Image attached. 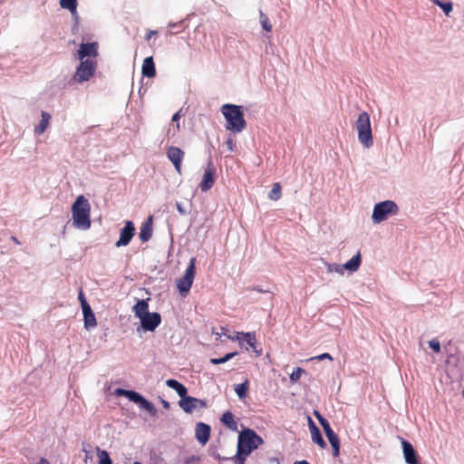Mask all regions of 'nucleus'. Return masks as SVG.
Returning <instances> with one entry per match:
<instances>
[{
  "instance_id": "f704fd0d",
  "label": "nucleus",
  "mask_w": 464,
  "mask_h": 464,
  "mask_svg": "<svg viewBox=\"0 0 464 464\" xmlns=\"http://www.w3.org/2000/svg\"><path fill=\"white\" fill-rule=\"evenodd\" d=\"M247 455H245L244 452H242L239 448H237V451L236 456L234 457V460L236 464H245L246 458Z\"/></svg>"
},
{
  "instance_id": "a18cd8bd",
  "label": "nucleus",
  "mask_w": 464,
  "mask_h": 464,
  "mask_svg": "<svg viewBox=\"0 0 464 464\" xmlns=\"http://www.w3.org/2000/svg\"><path fill=\"white\" fill-rule=\"evenodd\" d=\"M78 297H79V300L81 302L82 309H83V304H84V302H87V301H86V299L84 297V295H83L82 290L79 292V296Z\"/></svg>"
},
{
  "instance_id": "c03bdc74",
  "label": "nucleus",
  "mask_w": 464,
  "mask_h": 464,
  "mask_svg": "<svg viewBox=\"0 0 464 464\" xmlns=\"http://www.w3.org/2000/svg\"><path fill=\"white\" fill-rule=\"evenodd\" d=\"M314 416L318 420L319 423L322 425L326 424L328 420L324 419L318 411H314Z\"/></svg>"
},
{
  "instance_id": "2f4dec72",
  "label": "nucleus",
  "mask_w": 464,
  "mask_h": 464,
  "mask_svg": "<svg viewBox=\"0 0 464 464\" xmlns=\"http://www.w3.org/2000/svg\"><path fill=\"white\" fill-rule=\"evenodd\" d=\"M97 451L99 457V464H112L109 453L106 450H102L98 448Z\"/></svg>"
},
{
  "instance_id": "f03ea898",
  "label": "nucleus",
  "mask_w": 464,
  "mask_h": 464,
  "mask_svg": "<svg viewBox=\"0 0 464 464\" xmlns=\"http://www.w3.org/2000/svg\"><path fill=\"white\" fill-rule=\"evenodd\" d=\"M73 225L82 229H88L91 227V206L88 199L81 195L72 207Z\"/></svg>"
},
{
  "instance_id": "4c0bfd02",
  "label": "nucleus",
  "mask_w": 464,
  "mask_h": 464,
  "mask_svg": "<svg viewBox=\"0 0 464 464\" xmlns=\"http://www.w3.org/2000/svg\"><path fill=\"white\" fill-rule=\"evenodd\" d=\"M302 372H304V370L302 368H297L291 373L290 380L292 382H296L300 378Z\"/></svg>"
},
{
  "instance_id": "37998d69",
  "label": "nucleus",
  "mask_w": 464,
  "mask_h": 464,
  "mask_svg": "<svg viewBox=\"0 0 464 464\" xmlns=\"http://www.w3.org/2000/svg\"><path fill=\"white\" fill-rule=\"evenodd\" d=\"M314 416L318 420L319 423L322 425L326 424L328 420L324 419L318 411H314Z\"/></svg>"
},
{
  "instance_id": "f257e3e1",
  "label": "nucleus",
  "mask_w": 464,
  "mask_h": 464,
  "mask_svg": "<svg viewBox=\"0 0 464 464\" xmlns=\"http://www.w3.org/2000/svg\"><path fill=\"white\" fill-rule=\"evenodd\" d=\"M221 112L226 119V129L232 132H241L246 127L242 107L226 103L221 107Z\"/></svg>"
},
{
  "instance_id": "58836bf2",
  "label": "nucleus",
  "mask_w": 464,
  "mask_h": 464,
  "mask_svg": "<svg viewBox=\"0 0 464 464\" xmlns=\"http://www.w3.org/2000/svg\"><path fill=\"white\" fill-rule=\"evenodd\" d=\"M324 359H328L331 362L334 360L332 355L330 353H322L320 355H317V356H314V357L311 358V360H316V361H322V360H324Z\"/></svg>"
},
{
  "instance_id": "412c9836",
  "label": "nucleus",
  "mask_w": 464,
  "mask_h": 464,
  "mask_svg": "<svg viewBox=\"0 0 464 464\" xmlns=\"http://www.w3.org/2000/svg\"><path fill=\"white\" fill-rule=\"evenodd\" d=\"M166 384L168 387L173 389L176 391V392L179 394V396L183 400V398L187 397V388L180 382H179L177 380L174 379H169L166 381Z\"/></svg>"
},
{
  "instance_id": "09e8293b",
  "label": "nucleus",
  "mask_w": 464,
  "mask_h": 464,
  "mask_svg": "<svg viewBox=\"0 0 464 464\" xmlns=\"http://www.w3.org/2000/svg\"><path fill=\"white\" fill-rule=\"evenodd\" d=\"M176 207H177L178 211H179L181 215H185V214H186V211L184 210V208H182V206H181V204H180V203H177V204H176Z\"/></svg>"
},
{
  "instance_id": "39448f33",
  "label": "nucleus",
  "mask_w": 464,
  "mask_h": 464,
  "mask_svg": "<svg viewBox=\"0 0 464 464\" xmlns=\"http://www.w3.org/2000/svg\"><path fill=\"white\" fill-rule=\"evenodd\" d=\"M97 69V61L93 59H86L80 61L76 71L72 75V80L77 83L88 82L93 77Z\"/></svg>"
},
{
  "instance_id": "5fc2aeb1",
  "label": "nucleus",
  "mask_w": 464,
  "mask_h": 464,
  "mask_svg": "<svg viewBox=\"0 0 464 464\" xmlns=\"http://www.w3.org/2000/svg\"><path fill=\"white\" fill-rule=\"evenodd\" d=\"M295 464H309L306 460L296 461Z\"/></svg>"
},
{
  "instance_id": "72a5a7b5",
  "label": "nucleus",
  "mask_w": 464,
  "mask_h": 464,
  "mask_svg": "<svg viewBox=\"0 0 464 464\" xmlns=\"http://www.w3.org/2000/svg\"><path fill=\"white\" fill-rule=\"evenodd\" d=\"M433 3L439 5L447 15L452 11L451 2H441L440 0H433Z\"/></svg>"
},
{
  "instance_id": "cd10ccee",
  "label": "nucleus",
  "mask_w": 464,
  "mask_h": 464,
  "mask_svg": "<svg viewBox=\"0 0 464 464\" xmlns=\"http://www.w3.org/2000/svg\"><path fill=\"white\" fill-rule=\"evenodd\" d=\"M259 22L265 31L268 33L272 31L273 26L270 23V20L268 16L262 11L259 12Z\"/></svg>"
},
{
  "instance_id": "a878e982",
  "label": "nucleus",
  "mask_w": 464,
  "mask_h": 464,
  "mask_svg": "<svg viewBox=\"0 0 464 464\" xmlns=\"http://www.w3.org/2000/svg\"><path fill=\"white\" fill-rule=\"evenodd\" d=\"M59 4L62 8L69 10L72 15L77 14V0H60Z\"/></svg>"
},
{
  "instance_id": "49530a36",
  "label": "nucleus",
  "mask_w": 464,
  "mask_h": 464,
  "mask_svg": "<svg viewBox=\"0 0 464 464\" xmlns=\"http://www.w3.org/2000/svg\"><path fill=\"white\" fill-rule=\"evenodd\" d=\"M324 433H325L327 439L336 436L335 432L332 430V428L327 429L324 431Z\"/></svg>"
},
{
  "instance_id": "423d86ee",
  "label": "nucleus",
  "mask_w": 464,
  "mask_h": 464,
  "mask_svg": "<svg viewBox=\"0 0 464 464\" xmlns=\"http://www.w3.org/2000/svg\"><path fill=\"white\" fill-rule=\"evenodd\" d=\"M398 211L399 208L394 201H382L374 206L372 218L374 223L378 224L386 220L390 215H396Z\"/></svg>"
},
{
  "instance_id": "e433bc0d",
  "label": "nucleus",
  "mask_w": 464,
  "mask_h": 464,
  "mask_svg": "<svg viewBox=\"0 0 464 464\" xmlns=\"http://www.w3.org/2000/svg\"><path fill=\"white\" fill-rule=\"evenodd\" d=\"M429 346L435 352H440V343L437 339H432L429 342Z\"/></svg>"
},
{
  "instance_id": "4be33fe9",
  "label": "nucleus",
  "mask_w": 464,
  "mask_h": 464,
  "mask_svg": "<svg viewBox=\"0 0 464 464\" xmlns=\"http://www.w3.org/2000/svg\"><path fill=\"white\" fill-rule=\"evenodd\" d=\"M133 313L135 316L139 319H140L142 316L148 314L150 312L149 310V304L148 300H139L137 304L133 306Z\"/></svg>"
},
{
  "instance_id": "3c124183",
  "label": "nucleus",
  "mask_w": 464,
  "mask_h": 464,
  "mask_svg": "<svg viewBox=\"0 0 464 464\" xmlns=\"http://www.w3.org/2000/svg\"><path fill=\"white\" fill-rule=\"evenodd\" d=\"M180 118V115H179V111L176 112L173 116H172V121H178Z\"/></svg>"
},
{
  "instance_id": "20e7f679",
  "label": "nucleus",
  "mask_w": 464,
  "mask_h": 464,
  "mask_svg": "<svg viewBox=\"0 0 464 464\" xmlns=\"http://www.w3.org/2000/svg\"><path fill=\"white\" fill-rule=\"evenodd\" d=\"M358 131V139L362 144L369 148L372 145V134L371 129L370 116L366 111L359 114L355 123Z\"/></svg>"
},
{
  "instance_id": "a211bd4d",
  "label": "nucleus",
  "mask_w": 464,
  "mask_h": 464,
  "mask_svg": "<svg viewBox=\"0 0 464 464\" xmlns=\"http://www.w3.org/2000/svg\"><path fill=\"white\" fill-rule=\"evenodd\" d=\"M140 239L141 242H147L152 237V217L150 216L146 222H144L140 227Z\"/></svg>"
},
{
  "instance_id": "ddd939ff",
  "label": "nucleus",
  "mask_w": 464,
  "mask_h": 464,
  "mask_svg": "<svg viewBox=\"0 0 464 464\" xmlns=\"http://www.w3.org/2000/svg\"><path fill=\"white\" fill-rule=\"evenodd\" d=\"M141 327L145 331L153 332L161 323V316L159 313H149L140 319Z\"/></svg>"
},
{
  "instance_id": "dca6fc26",
  "label": "nucleus",
  "mask_w": 464,
  "mask_h": 464,
  "mask_svg": "<svg viewBox=\"0 0 464 464\" xmlns=\"http://www.w3.org/2000/svg\"><path fill=\"white\" fill-rule=\"evenodd\" d=\"M83 319L85 328H94L97 325L95 314H93L90 304L87 302L83 304Z\"/></svg>"
},
{
  "instance_id": "2eb2a0df",
  "label": "nucleus",
  "mask_w": 464,
  "mask_h": 464,
  "mask_svg": "<svg viewBox=\"0 0 464 464\" xmlns=\"http://www.w3.org/2000/svg\"><path fill=\"white\" fill-rule=\"evenodd\" d=\"M195 436L201 445H206L210 438V426L203 422L197 423Z\"/></svg>"
},
{
  "instance_id": "8fccbe9b",
  "label": "nucleus",
  "mask_w": 464,
  "mask_h": 464,
  "mask_svg": "<svg viewBox=\"0 0 464 464\" xmlns=\"http://www.w3.org/2000/svg\"><path fill=\"white\" fill-rule=\"evenodd\" d=\"M36 464H50L49 460L45 458H41Z\"/></svg>"
},
{
  "instance_id": "c9c22d12",
  "label": "nucleus",
  "mask_w": 464,
  "mask_h": 464,
  "mask_svg": "<svg viewBox=\"0 0 464 464\" xmlns=\"http://www.w3.org/2000/svg\"><path fill=\"white\" fill-rule=\"evenodd\" d=\"M245 334L246 333H244V332H237L233 336L227 335V338L232 341H237L239 343V344L242 346L243 345V338H244Z\"/></svg>"
},
{
  "instance_id": "1a4fd4ad",
  "label": "nucleus",
  "mask_w": 464,
  "mask_h": 464,
  "mask_svg": "<svg viewBox=\"0 0 464 464\" xmlns=\"http://www.w3.org/2000/svg\"><path fill=\"white\" fill-rule=\"evenodd\" d=\"M98 49L99 44L97 42L86 44L82 43L77 51V57L80 61H85L86 59L96 60L99 55Z\"/></svg>"
},
{
  "instance_id": "9d476101",
  "label": "nucleus",
  "mask_w": 464,
  "mask_h": 464,
  "mask_svg": "<svg viewBox=\"0 0 464 464\" xmlns=\"http://www.w3.org/2000/svg\"><path fill=\"white\" fill-rule=\"evenodd\" d=\"M180 408L187 413H192L197 409L207 408V402L204 400L191 396H187L179 402Z\"/></svg>"
},
{
  "instance_id": "ea45409f",
  "label": "nucleus",
  "mask_w": 464,
  "mask_h": 464,
  "mask_svg": "<svg viewBox=\"0 0 464 464\" xmlns=\"http://www.w3.org/2000/svg\"><path fill=\"white\" fill-rule=\"evenodd\" d=\"M343 269H344L343 266H341L339 265H331L328 267V270L330 272H336V273H339V274H343Z\"/></svg>"
},
{
  "instance_id": "f3484780",
  "label": "nucleus",
  "mask_w": 464,
  "mask_h": 464,
  "mask_svg": "<svg viewBox=\"0 0 464 464\" xmlns=\"http://www.w3.org/2000/svg\"><path fill=\"white\" fill-rule=\"evenodd\" d=\"M401 444H402L405 461L408 464H416V461H418L417 460V453L414 450L412 445L405 440H402Z\"/></svg>"
},
{
  "instance_id": "4468645a",
  "label": "nucleus",
  "mask_w": 464,
  "mask_h": 464,
  "mask_svg": "<svg viewBox=\"0 0 464 464\" xmlns=\"http://www.w3.org/2000/svg\"><path fill=\"white\" fill-rule=\"evenodd\" d=\"M134 233V224L131 221H126L124 227L121 229L120 238L116 242L115 246L117 247L127 246L133 237Z\"/></svg>"
},
{
  "instance_id": "6ab92c4d",
  "label": "nucleus",
  "mask_w": 464,
  "mask_h": 464,
  "mask_svg": "<svg viewBox=\"0 0 464 464\" xmlns=\"http://www.w3.org/2000/svg\"><path fill=\"white\" fill-rule=\"evenodd\" d=\"M141 72L143 76L148 78H152L156 75L155 63L152 56L144 59L141 66Z\"/></svg>"
},
{
  "instance_id": "473e14b6",
  "label": "nucleus",
  "mask_w": 464,
  "mask_h": 464,
  "mask_svg": "<svg viewBox=\"0 0 464 464\" xmlns=\"http://www.w3.org/2000/svg\"><path fill=\"white\" fill-rule=\"evenodd\" d=\"M243 342H246L251 348L256 349V337L255 333H246L244 334Z\"/></svg>"
},
{
  "instance_id": "6e6d98bb",
  "label": "nucleus",
  "mask_w": 464,
  "mask_h": 464,
  "mask_svg": "<svg viewBox=\"0 0 464 464\" xmlns=\"http://www.w3.org/2000/svg\"><path fill=\"white\" fill-rule=\"evenodd\" d=\"M133 464H142V463H140L139 461H135Z\"/></svg>"
},
{
  "instance_id": "c756f323",
  "label": "nucleus",
  "mask_w": 464,
  "mask_h": 464,
  "mask_svg": "<svg viewBox=\"0 0 464 464\" xmlns=\"http://www.w3.org/2000/svg\"><path fill=\"white\" fill-rule=\"evenodd\" d=\"M236 355H237V352L228 353L221 358H211L210 362L215 365L225 363L230 359L234 358Z\"/></svg>"
},
{
  "instance_id": "5701e85b",
  "label": "nucleus",
  "mask_w": 464,
  "mask_h": 464,
  "mask_svg": "<svg viewBox=\"0 0 464 464\" xmlns=\"http://www.w3.org/2000/svg\"><path fill=\"white\" fill-rule=\"evenodd\" d=\"M42 119L38 125L34 128V132L38 135L43 134L46 129L48 128L51 121V115L50 113L46 111H42L41 113Z\"/></svg>"
},
{
  "instance_id": "bb28decb",
  "label": "nucleus",
  "mask_w": 464,
  "mask_h": 464,
  "mask_svg": "<svg viewBox=\"0 0 464 464\" xmlns=\"http://www.w3.org/2000/svg\"><path fill=\"white\" fill-rule=\"evenodd\" d=\"M249 388V382L246 380L243 383L237 384L235 387V392L240 399H244L246 396V392Z\"/></svg>"
},
{
  "instance_id": "603ef678",
  "label": "nucleus",
  "mask_w": 464,
  "mask_h": 464,
  "mask_svg": "<svg viewBox=\"0 0 464 464\" xmlns=\"http://www.w3.org/2000/svg\"><path fill=\"white\" fill-rule=\"evenodd\" d=\"M11 240H12L14 244H16V245H20V244H21V243H20V241L18 240V238H17L16 237H14V236H12V237H11Z\"/></svg>"
},
{
  "instance_id": "79ce46f5",
  "label": "nucleus",
  "mask_w": 464,
  "mask_h": 464,
  "mask_svg": "<svg viewBox=\"0 0 464 464\" xmlns=\"http://www.w3.org/2000/svg\"><path fill=\"white\" fill-rule=\"evenodd\" d=\"M314 416L318 420L319 423L322 425L326 424L328 420L324 419L318 411H314Z\"/></svg>"
},
{
  "instance_id": "864d4df0",
  "label": "nucleus",
  "mask_w": 464,
  "mask_h": 464,
  "mask_svg": "<svg viewBox=\"0 0 464 464\" xmlns=\"http://www.w3.org/2000/svg\"><path fill=\"white\" fill-rule=\"evenodd\" d=\"M322 427H323V429H324V431H325L327 429H330V428H331V426H330L329 422H327L326 424L322 425Z\"/></svg>"
},
{
  "instance_id": "4d7b16f0",
  "label": "nucleus",
  "mask_w": 464,
  "mask_h": 464,
  "mask_svg": "<svg viewBox=\"0 0 464 464\" xmlns=\"http://www.w3.org/2000/svg\"><path fill=\"white\" fill-rule=\"evenodd\" d=\"M462 396H463V398H464V388H463V391H462Z\"/></svg>"
},
{
  "instance_id": "7c9ffc66",
  "label": "nucleus",
  "mask_w": 464,
  "mask_h": 464,
  "mask_svg": "<svg viewBox=\"0 0 464 464\" xmlns=\"http://www.w3.org/2000/svg\"><path fill=\"white\" fill-rule=\"evenodd\" d=\"M332 448H333V455L334 457H338L340 454V440L338 436H334L328 439Z\"/></svg>"
},
{
  "instance_id": "0eeeda50",
  "label": "nucleus",
  "mask_w": 464,
  "mask_h": 464,
  "mask_svg": "<svg viewBox=\"0 0 464 464\" xmlns=\"http://www.w3.org/2000/svg\"><path fill=\"white\" fill-rule=\"evenodd\" d=\"M196 275V258L192 257L189 260L188 266L186 269L185 275L178 279L177 287L182 296H186L189 292L193 284Z\"/></svg>"
},
{
  "instance_id": "a19ab883",
  "label": "nucleus",
  "mask_w": 464,
  "mask_h": 464,
  "mask_svg": "<svg viewBox=\"0 0 464 464\" xmlns=\"http://www.w3.org/2000/svg\"><path fill=\"white\" fill-rule=\"evenodd\" d=\"M226 144H227L228 150L233 151L235 150L236 142L233 139H231V138L227 139Z\"/></svg>"
},
{
  "instance_id": "f8f14e48",
  "label": "nucleus",
  "mask_w": 464,
  "mask_h": 464,
  "mask_svg": "<svg viewBox=\"0 0 464 464\" xmlns=\"http://www.w3.org/2000/svg\"><path fill=\"white\" fill-rule=\"evenodd\" d=\"M184 156V151L178 147L170 146L167 149V157L174 165V168L179 174H181V162Z\"/></svg>"
},
{
  "instance_id": "6e6552de",
  "label": "nucleus",
  "mask_w": 464,
  "mask_h": 464,
  "mask_svg": "<svg viewBox=\"0 0 464 464\" xmlns=\"http://www.w3.org/2000/svg\"><path fill=\"white\" fill-rule=\"evenodd\" d=\"M116 395L124 396L128 398L130 401L139 404L141 409L146 410L149 412H155V408L151 402L143 398L140 393L124 389H117L115 391Z\"/></svg>"
},
{
  "instance_id": "de8ad7c7",
  "label": "nucleus",
  "mask_w": 464,
  "mask_h": 464,
  "mask_svg": "<svg viewBox=\"0 0 464 464\" xmlns=\"http://www.w3.org/2000/svg\"><path fill=\"white\" fill-rule=\"evenodd\" d=\"M157 34H158V32H157V31H155V30H150V31L147 33V34H146V36H145V39H146L147 41H149V40H150L153 35H156Z\"/></svg>"
},
{
  "instance_id": "c85d7f7f",
  "label": "nucleus",
  "mask_w": 464,
  "mask_h": 464,
  "mask_svg": "<svg viewBox=\"0 0 464 464\" xmlns=\"http://www.w3.org/2000/svg\"><path fill=\"white\" fill-rule=\"evenodd\" d=\"M281 196H282L281 185L278 182H276L273 185V188L268 194V198L271 200L276 201L281 198Z\"/></svg>"
},
{
  "instance_id": "b1692460",
  "label": "nucleus",
  "mask_w": 464,
  "mask_h": 464,
  "mask_svg": "<svg viewBox=\"0 0 464 464\" xmlns=\"http://www.w3.org/2000/svg\"><path fill=\"white\" fill-rule=\"evenodd\" d=\"M361 262H362L361 253L358 252L354 256H353L349 261H347L343 265V268L350 272H356L360 267Z\"/></svg>"
},
{
  "instance_id": "aec40b11",
  "label": "nucleus",
  "mask_w": 464,
  "mask_h": 464,
  "mask_svg": "<svg viewBox=\"0 0 464 464\" xmlns=\"http://www.w3.org/2000/svg\"><path fill=\"white\" fill-rule=\"evenodd\" d=\"M309 428H310L313 441L314 443H316L318 446H320L321 448H323V449L325 448L326 443L324 440L319 429L314 424V422L311 420V418H309Z\"/></svg>"
},
{
  "instance_id": "393cba45",
  "label": "nucleus",
  "mask_w": 464,
  "mask_h": 464,
  "mask_svg": "<svg viewBox=\"0 0 464 464\" xmlns=\"http://www.w3.org/2000/svg\"><path fill=\"white\" fill-rule=\"evenodd\" d=\"M221 422L227 426L229 430L237 431V423L234 419L233 414L230 411L225 412L221 417Z\"/></svg>"
},
{
  "instance_id": "7ed1b4c3",
  "label": "nucleus",
  "mask_w": 464,
  "mask_h": 464,
  "mask_svg": "<svg viewBox=\"0 0 464 464\" xmlns=\"http://www.w3.org/2000/svg\"><path fill=\"white\" fill-rule=\"evenodd\" d=\"M263 443V440L254 430L247 429L240 432L238 436L237 448L249 455L254 450Z\"/></svg>"
},
{
  "instance_id": "9b49d317",
  "label": "nucleus",
  "mask_w": 464,
  "mask_h": 464,
  "mask_svg": "<svg viewBox=\"0 0 464 464\" xmlns=\"http://www.w3.org/2000/svg\"><path fill=\"white\" fill-rule=\"evenodd\" d=\"M216 181V169L212 162H209L205 169L203 178L201 182L199 183V188L201 191L207 192L215 184Z\"/></svg>"
}]
</instances>
